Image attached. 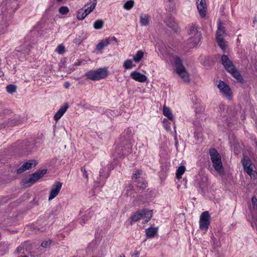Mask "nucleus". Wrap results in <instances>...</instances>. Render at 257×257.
Listing matches in <instances>:
<instances>
[{"mask_svg":"<svg viewBox=\"0 0 257 257\" xmlns=\"http://www.w3.org/2000/svg\"><path fill=\"white\" fill-rule=\"evenodd\" d=\"M221 60L222 65L226 71L237 80L241 81L242 77L239 71L237 70L228 57L227 55H223L222 56Z\"/></svg>","mask_w":257,"mask_h":257,"instance_id":"nucleus-1","label":"nucleus"},{"mask_svg":"<svg viewBox=\"0 0 257 257\" xmlns=\"http://www.w3.org/2000/svg\"><path fill=\"white\" fill-rule=\"evenodd\" d=\"M209 153L214 169L217 172L219 175H223L224 174V171L220 155L217 151L214 149H210Z\"/></svg>","mask_w":257,"mask_h":257,"instance_id":"nucleus-2","label":"nucleus"},{"mask_svg":"<svg viewBox=\"0 0 257 257\" xmlns=\"http://www.w3.org/2000/svg\"><path fill=\"white\" fill-rule=\"evenodd\" d=\"M188 45L190 48H194L199 43L201 34L195 25H192L188 29Z\"/></svg>","mask_w":257,"mask_h":257,"instance_id":"nucleus-3","label":"nucleus"},{"mask_svg":"<svg viewBox=\"0 0 257 257\" xmlns=\"http://www.w3.org/2000/svg\"><path fill=\"white\" fill-rule=\"evenodd\" d=\"M175 67L176 73L183 81H190V75L179 57L175 58Z\"/></svg>","mask_w":257,"mask_h":257,"instance_id":"nucleus-4","label":"nucleus"},{"mask_svg":"<svg viewBox=\"0 0 257 257\" xmlns=\"http://www.w3.org/2000/svg\"><path fill=\"white\" fill-rule=\"evenodd\" d=\"M108 74L106 68H100L94 70H90L86 72L85 75L88 79L97 81L106 78Z\"/></svg>","mask_w":257,"mask_h":257,"instance_id":"nucleus-5","label":"nucleus"},{"mask_svg":"<svg viewBox=\"0 0 257 257\" xmlns=\"http://www.w3.org/2000/svg\"><path fill=\"white\" fill-rule=\"evenodd\" d=\"M217 87L220 93L227 99H230L232 96V92L230 87L225 82L220 80L217 84Z\"/></svg>","mask_w":257,"mask_h":257,"instance_id":"nucleus-6","label":"nucleus"},{"mask_svg":"<svg viewBox=\"0 0 257 257\" xmlns=\"http://www.w3.org/2000/svg\"><path fill=\"white\" fill-rule=\"evenodd\" d=\"M46 173V170H43L38 171L32 175H31L28 178L25 179L23 181L24 184H28L31 185L35 183L39 179L41 178Z\"/></svg>","mask_w":257,"mask_h":257,"instance_id":"nucleus-7","label":"nucleus"},{"mask_svg":"<svg viewBox=\"0 0 257 257\" xmlns=\"http://www.w3.org/2000/svg\"><path fill=\"white\" fill-rule=\"evenodd\" d=\"M210 224V215L208 211L203 212L200 215L199 227L201 230L206 231Z\"/></svg>","mask_w":257,"mask_h":257,"instance_id":"nucleus-8","label":"nucleus"},{"mask_svg":"<svg viewBox=\"0 0 257 257\" xmlns=\"http://www.w3.org/2000/svg\"><path fill=\"white\" fill-rule=\"evenodd\" d=\"M244 170L251 178L254 177L256 174L255 171L253 170V165L250 160L243 158L242 160Z\"/></svg>","mask_w":257,"mask_h":257,"instance_id":"nucleus-9","label":"nucleus"},{"mask_svg":"<svg viewBox=\"0 0 257 257\" xmlns=\"http://www.w3.org/2000/svg\"><path fill=\"white\" fill-rule=\"evenodd\" d=\"M62 184L60 182H56L51 187L48 200H51L55 198L60 191Z\"/></svg>","mask_w":257,"mask_h":257,"instance_id":"nucleus-10","label":"nucleus"},{"mask_svg":"<svg viewBox=\"0 0 257 257\" xmlns=\"http://www.w3.org/2000/svg\"><path fill=\"white\" fill-rule=\"evenodd\" d=\"M115 41L117 42L116 38L113 37H109L105 38V39L102 40L100 42H99L97 45L96 46V50L97 51L101 52L102 50L106 46H107L111 42Z\"/></svg>","mask_w":257,"mask_h":257,"instance_id":"nucleus-11","label":"nucleus"},{"mask_svg":"<svg viewBox=\"0 0 257 257\" xmlns=\"http://www.w3.org/2000/svg\"><path fill=\"white\" fill-rule=\"evenodd\" d=\"M196 5L197 9L201 17H205L206 11L205 0H197Z\"/></svg>","mask_w":257,"mask_h":257,"instance_id":"nucleus-12","label":"nucleus"},{"mask_svg":"<svg viewBox=\"0 0 257 257\" xmlns=\"http://www.w3.org/2000/svg\"><path fill=\"white\" fill-rule=\"evenodd\" d=\"M131 77L135 81L139 82H145L147 80V77L137 71L131 72Z\"/></svg>","mask_w":257,"mask_h":257,"instance_id":"nucleus-13","label":"nucleus"},{"mask_svg":"<svg viewBox=\"0 0 257 257\" xmlns=\"http://www.w3.org/2000/svg\"><path fill=\"white\" fill-rule=\"evenodd\" d=\"M91 217V212L89 210H87L84 212H81L78 218L79 222L81 224H84L90 219Z\"/></svg>","mask_w":257,"mask_h":257,"instance_id":"nucleus-14","label":"nucleus"},{"mask_svg":"<svg viewBox=\"0 0 257 257\" xmlns=\"http://www.w3.org/2000/svg\"><path fill=\"white\" fill-rule=\"evenodd\" d=\"M96 4L97 0H90V3L85 5L83 9L88 15L94 10Z\"/></svg>","mask_w":257,"mask_h":257,"instance_id":"nucleus-15","label":"nucleus"},{"mask_svg":"<svg viewBox=\"0 0 257 257\" xmlns=\"http://www.w3.org/2000/svg\"><path fill=\"white\" fill-rule=\"evenodd\" d=\"M68 108V106L65 105L61 106L54 115V119L58 120L63 115Z\"/></svg>","mask_w":257,"mask_h":257,"instance_id":"nucleus-16","label":"nucleus"},{"mask_svg":"<svg viewBox=\"0 0 257 257\" xmlns=\"http://www.w3.org/2000/svg\"><path fill=\"white\" fill-rule=\"evenodd\" d=\"M142 217L143 222H148L152 217V211L143 210V216Z\"/></svg>","mask_w":257,"mask_h":257,"instance_id":"nucleus-17","label":"nucleus"},{"mask_svg":"<svg viewBox=\"0 0 257 257\" xmlns=\"http://www.w3.org/2000/svg\"><path fill=\"white\" fill-rule=\"evenodd\" d=\"M144 55L145 53L143 50H138L136 53L133 55V60L136 63H139L144 58Z\"/></svg>","mask_w":257,"mask_h":257,"instance_id":"nucleus-18","label":"nucleus"},{"mask_svg":"<svg viewBox=\"0 0 257 257\" xmlns=\"http://www.w3.org/2000/svg\"><path fill=\"white\" fill-rule=\"evenodd\" d=\"M225 29L219 23L218 25V29L216 31V39L223 38L225 35Z\"/></svg>","mask_w":257,"mask_h":257,"instance_id":"nucleus-19","label":"nucleus"},{"mask_svg":"<svg viewBox=\"0 0 257 257\" xmlns=\"http://www.w3.org/2000/svg\"><path fill=\"white\" fill-rule=\"evenodd\" d=\"M134 61L132 59H127L125 60L123 63V67L125 70L132 69L136 66L134 63Z\"/></svg>","mask_w":257,"mask_h":257,"instance_id":"nucleus-20","label":"nucleus"},{"mask_svg":"<svg viewBox=\"0 0 257 257\" xmlns=\"http://www.w3.org/2000/svg\"><path fill=\"white\" fill-rule=\"evenodd\" d=\"M140 23L142 26H147L150 21V16L147 14H142L140 17Z\"/></svg>","mask_w":257,"mask_h":257,"instance_id":"nucleus-21","label":"nucleus"},{"mask_svg":"<svg viewBox=\"0 0 257 257\" xmlns=\"http://www.w3.org/2000/svg\"><path fill=\"white\" fill-rule=\"evenodd\" d=\"M146 231L147 237H153L157 234L158 232V228L150 227L149 228H147Z\"/></svg>","mask_w":257,"mask_h":257,"instance_id":"nucleus-22","label":"nucleus"},{"mask_svg":"<svg viewBox=\"0 0 257 257\" xmlns=\"http://www.w3.org/2000/svg\"><path fill=\"white\" fill-rule=\"evenodd\" d=\"M143 216V210L137 212L132 217L131 219L133 221L136 222L140 220H142Z\"/></svg>","mask_w":257,"mask_h":257,"instance_id":"nucleus-23","label":"nucleus"},{"mask_svg":"<svg viewBox=\"0 0 257 257\" xmlns=\"http://www.w3.org/2000/svg\"><path fill=\"white\" fill-rule=\"evenodd\" d=\"M88 15L84 9L79 10L77 12V18L79 20H83Z\"/></svg>","mask_w":257,"mask_h":257,"instance_id":"nucleus-24","label":"nucleus"},{"mask_svg":"<svg viewBox=\"0 0 257 257\" xmlns=\"http://www.w3.org/2000/svg\"><path fill=\"white\" fill-rule=\"evenodd\" d=\"M8 25L6 22L0 17V35L4 33L7 29Z\"/></svg>","mask_w":257,"mask_h":257,"instance_id":"nucleus-25","label":"nucleus"},{"mask_svg":"<svg viewBox=\"0 0 257 257\" xmlns=\"http://www.w3.org/2000/svg\"><path fill=\"white\" fill-rule=\"evenodd\" d=\"M163 114L167 116L169 119L173 120L174 118V116L172 113V112L169 108L167 107H164L163 110Z\"/></svg>","mask_w":257,"mask_h":257,"instance_id":"nucleus-26","label":"nucleus"},{"mask_svg":"<svg viewBox=\"0 0 257 257\" xmlns=\"http://www.w3.org/2000/svg\"><path fill=\"white\" fill-rule=\"evenodd\" d=\"M135 6V2L133 0L126 1L123 5V8L125 10H131Z\"/></svg>","mask_w":257,"mask_h":257,"instance_id":"nucleus-27","label":"nucleus"},{"mask_svg":"<svg viewBox=\"0 0 257 257\" xmlns=\"http://www.w3.org/2000/svg\"><path fill=\"white\" fill-rule=\"evenodd\" d=\"M186 171V168L184 166H180L177 170L176 175L178 179H180L182 178V176L185 173Z\"/></svg>","mask_w":257,"mask_h":257,"instance_id":"nucleus-28","label":"nucleus"},{"mask_svg":"<svg viewBox=\"0 0 257 257\" xmlns=\"http://www.w3.org/2000/svg\"><path fill=\"white\" fill-rule=\"evenodd\" d=\"M218 45L223 50H225L226 48V41L224 40L223 38L221 39H216Z\"/></svg>","mask_w":257,"mask_h":257,"instance_id":"nucleus-29","label":"nucleus"},{"mask_svg":"<svg viewBox=\"0 0 257 257\" xmlns=\"http://www.w3.org/2000/svg\"><path fill=\"white\" fill-rule=\"evenodd\" d=\"M104 23L102 20H96L93 25V27L95 29H100L103 26Z\"/></svg>","mask_w":257,"mask_h":257,"instance_id":"nucleus-30","label":"nucleus"},{"mask_svg":"<svg viewBox=\"0 0 257 257\" xmlns=\"http://www.w3.org/2000/svg\"><path fill=\"white\" fill-rule=\"evenodd\" d=\"M251 225L257 233V215L252 216L250 220Z\"/></svg>","mask_w":257,"mask_h":257,"instance_id":"nucleus-31","label":"nucleus"},{"mask_svg":"<svg viewBox=\"0 0 257 257\" xmlns=\"http://www.w3.org/2000/svg\"><path fill=\"white\" fill-rule=\"evenodd\" d=\"M136 185H137V187L139 188L140 190L144 189L147 187L146 183L143 180L139 181L137 182Z\"/></svg>","mask_w":257,"mask_h":257,"instance_id":"nucleus-32","label":"nucleus"},{"mask_svg":"<svg viewBox=\"0 0 257 257\" xmlns=\"http://www.w3.org/2000/svg\"><path fill=\"white\" fill-rule=\"evenodd\" d=\"M69 8L66 6H62L59 9V12L61 15H66L69 12Z\"/></svg>","mask_w":257,"mask_h":257,"instance_id":"nucleus-33","label":"nucleus"},{"mask_svg":"<svg viewBox=\"0 0 257 257\" xmlns=\"http://www.w3.org/2000/svg\"><path fill=\"white\" fill-rule=\"evenodd\" d=\"M56 51L59 54H62L65 51V47L62 44L59 45L56 49Z\"/></svg>","mask_w":257,"mask_h":257,"instance_id":"nucleus-34","label":"nucleus"},{"mask_svg":"<svg viewBox=\"0 0 257 257\" xmlns=\"http://www.w3.org/2000/svg\"><path fill=\"white\" fill-rule=\"evenodd\" d=\"M24 164L25 165L26 169H27L28 170L32 168L33 166L34 167L36 166L35 162H34V161L33 160H30L28 162L24 163Z\"/></svg>","mask_w":257,"mask_h":257,"instance_id":"nucleus-35","label":"nucleus"},{"mask_svg":"<svg viewBox=\"0 0 257 257\" xmlns=\"http://www.w3.org/2000/svg\"><path fill=\"white\" fill-rule=\"evenodd\" d=\"M7 90L10 93L15 92L16 91V86L14 85H9L7 86Z\"/></svg>","mask_w":257,"mask_h":257,"instance_id":"nucleus-36","label":"nucleus"},{"mask_svg":"<svg viewBox=\"0 0 257 257\" xmlns=\"http://www.w3.org/2000/svg\"><path fill=\"white\" fill-rule=\"evenodd\" d=\"M51 241L50 240H45L41 243V246L43 247H48L51 245Z\"/></svg>","mask_w":257,"mask_h":257,"instance_id":"nucleus-37","label":"nucleus"},{"mask_svg":"<svg viewBox=\"0 0 257 257\" xmlns=\"http://www.w3.org/2000/svg\"><path fill=\"white\" fill-rule=\"evenodd\" d=\"M28 169H26L25 164H23L17 170L18 173H22L24 172L27 171Z\"/></svg>","mask_w":257,"mask_h":257,"instance_id":"nucleus-38","label":"nucleus"},{"mask_svg":"<svg viewBox=\"0 0 257 257\" xmlns=\"http://www.w3.org/2000/svg\"><path fill=\"white\" fill-rule=\"evenodd\" d=\"M81 171L83 174V176L86 179H88V176L87 174V172L85 168L84 167H82L81 169Z\"/></svg>","mask_w":257,"mask_h":257,"instance_id":"nucleus-39","label":"nucleus"},{"mask_svg":"<svg viewBox=\"0 0 257 257\" xmlns=\"http://www.w3.org/2000/svg\"><path fill=\"white\" fill-rule=\"evenodd\" d=\"M141 174V171L139 170H136L133 173V177L136 179H138L140 177V175Z\"/></svg>","mask_w":257,"mask_h":257,"instance_id":"nucleus-40","label":"nucleus"},{"mask_svg":"<svg viewBox=\"0 0 257 257\" xmlns=\"http://www.w3.org/2000/svg\"><path fill=\"white\" fill-rule=\"evenodd\" d=\"M251 201L253 208L257 210V199L255 197H252Z\"/></svg>","mask_w":257,"mask_h":257,"instance_id":"nucleus-41","label":"nucleus"},{"mask_svg":"<svg viewBox=\"0 0 257 257\" xmlns=\"http://www.w3.org/2000/svg\"><path fill=\"white\" fill-rule=\"evenodd\" d=\"M193 257H205V255L202 252H197Z\"/></svg>","mask_w":257,"mask_h":257,"instance_id":"nucleus-42","label":"nucleus"},{"mask_svg":"<svg viewBox=\"0 0 257 257\" xmlns=\"http://www.w3.org/2000/svg\"><path fill=\"white\" fill-rule=\"evenodd\" d=\"M174 21L173 20H171L170 23L166 22V25H168L169 27H172L174 26Z\"/></svg>","mask_w":257,"mask_h":257,"instance_id":"nucleus-43","label":"nucleus"},{"mask_svg":"<svg viewBox=\"0 0 257 257\" xmlns=\"http://www.w3.org/2000/svg\"><path fill=\"white\" fill-rule=\"evenodd\" d=\"M70 86V83L68 81L65 82L64 84V86L66 88H68Z\"/></svg>","mask_w":257,"mask_h":257,"instance_id":"nucleus-44","label":"nucleus"},{"mask_svg":"<svg viewBox=\"0 0 257 257\" xmlns=\"http://www.w3.org/2000/svg\"><path fill=\"white\" fill-rule=\"evenodd\" d=\"M165 128L167 130H170V126L168 125H166L165 126Z\"/></svg>","mask_w":257,"mask_h":257,"instance_id":"nucleus-45","label":"nucleus"},{"mask_svg":"<svg viewBox=\"0 0 257 257\" xmlns=\"http://www.w3.org/2000/svg\"><path fill=\"white\" fill-rule=\"evenodd\" d=\"M135 255L136 257H139V252H136L135 254Z\"/></svg>","mask_w":257,"mask_h":257,"instance_id":"nucleus-46","label":"nucleus"},{"mask_svg":"<svg viewBox=\"0 0 257 257\" xmlns=\"http://www.w3.org/2000/svg\"><path fill=\"white\" fill-rule=\"evenodd\" d=\"M118 257H125V255L123 253L120 254Z\"/></svg>","mask_w":257,"mask_h":257,"instance_id":"nucleus-47","label":"nucleus"},{"mask_svg":"<svg viewBox=\"0 0 257 257\" xmlns=\"http://www.w3.org/2000/svg\"><path fill=\"white\" fill-rule=\"evenodd\" d=\"M256 22V20L255 19H254V21H253V23H255V22Z\"/></svg>","mask_w":257,"mask_h":257,"instance_id":"nucleus-48","label":"nucleus"},{"mask_svg":"<svg viewBox=\"0 0 257 257\" xmlns=\"http://www.w3.org/2000/svg\"><path fill=\"white\" fill-rule=\"evenodd\" d=\"M58 2H61L62 1V0H57Z\"/></svg>","mask_w":257,"mask_h":257,"instance_id":"nucleus-49","label":"nucleus"},{"mask_svg":"<svg viewBox=\"0 0 257 257\" xmlns=\"http://www.w3.org/2000/svg\"><path fill=\"white\" fill-rule=\"evenodd\" d=\"M204 179H205V180L206 181H207V178H206V177H205Z\"/></svg>","mask_w":257,"mask_h":257,"instance_id":"nucleus-50","label":"nucleus"},{"mask_svg":"<svg viewBox=\"0 0 257 257\" xmlns=\"http://www.w3.org/2000/svg\"><path fill=\"white\" fill-rule=\"evenodd\" d=\"M23 257H27V256H23Z\"/></svg>","mask_w":257,"mask_h":257,"instance_id":"nucleus-51","label":"nucleus"}]
</instances>
